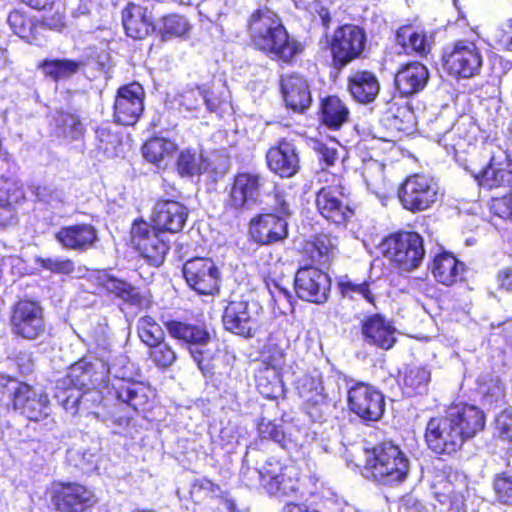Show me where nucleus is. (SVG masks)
I'll use <instances>...</instances> for the list:
<instances>
[{
    "mask_svg": "<svg viewBox=\"0 0 512 512\" xmlns=\"http://www.w3.org/2000/svg\"><path fill=\"white\" fill-rule=\"evenodd\" d=\"M190 29V24L186 18L180 15H169L163 18L161 32L165 39L172 37H182Z\"/></svg>",
    "mask_w": 512,
    "mask_h": 512,
    "instance_id": "6e6d98bb",
    "label": "nucleus"
},
{
    "mask_svg": "<svg viewBox=\"0 0 512 512\" xmlns=\"http://www.w3.org/2000/svg\"><path fill=\"white\" fill-rule=\"evenodd\" d=\"M281 90L286 106L295 112H303L312 101L307 81L298 74L281 78Z\"/></svg>",
    "mask_w": 512,
    "mask_h": 512,
    "instance_id": "c756f323",
    "label": "nucleus"
},
{
    "mask_svg": "<svg viewBox=\"0 0 512 512\" xmlns=\"http://www.w3.org/2000/svg\"><path fill=\"white\" fill-rule=\"evenodd\" d=\"M264 489L270 495L296 496L300 492V471L294 465L270 457L262 465Z\"/></svg>",
    "mask_w": 512,
    "mask_h": 512,
    "instance_id": "0eeeda50",
    "label": "nucleus"
},
{
    "mask_svg": "<svg viewBox=\"0 0 512 512\" xmlns=\"http://www.w3.org/2000/svg\"><path fill=\"white\" fill-rule=\"evenodd\" d=\"M490 210L499 218L512 220V192L500 198H493Z\"/></svg>",
    "mask_w": 512,
    "mask_h": 512,
    "instance_id": "69168bd1",
    "label": "nucleus"
},
{
    "mask_svg": "<svg viewBox=\"0 0 512 512\" xmlns=\"http://www.w3.org/2000/svg\"><path fill=\"white\" fill-rule=\"evenodd\" d=\"M482 66L483 54L475 42L458 40L443 53V68L454 78H472L480 74Z\"/></svg>",
    "mask_w": 512,
    "mask_h": 512,
    "instance_id": "423d86ee",
    "label": "nucleus"
},
{
    "mask_svg": "<svg viewBox=\"0 0 512 512\" xmlns=\"http://www.w3.org/2000/svg\"><path fill=\"white\" fill-rule=\"evenodd\" d=\"M99 285L107 292L114 294L132 306L142 308L149 303L147 297L141 295L131 284L115 278L106 272H100L97 277Z\"/></svg>",
    "mask_w": 512,
    "mask_h": 512,
    "instance_id": "72a5a7b5",
    "label": "nucleus"
},
{
    "mask_svg": "<svg viewBox=\"0 0 512 512\" xmlns=\"http://www.w3.org/2000/svg\"><path fill=\"white\" fill-rule=\"evenodd\" d=\"M495 435L503 441H512V410L505 409L495 419Z\"/></svg>",
    "mask_w": 512,
    "mask_h": 512,
    "instance_id": "680f3d73",
    "label": "nucleus"
},
{
    "mask_svg": "<svg viewBox=\"0 0 512 512\" xmlns=\"http://www.w3.org/2000/svg\"><path fill=\"white\" fill-rule=\"evenodd\" d=\"M299 396L306 404L309 417L315 422H323L331 414L333 404L325 392L322 376L315 371L298 380Z\"/></svg>",
    "mask_w": 512,
    "mask_h": 512,
    "instance_id": "9d476101",
    "label": "nucleus"
},
{
    "mask_svg": "<svg viewBox=\"0 0 512 512\" xmlns=\"http://www.w3.org/2000/svg\"><path fill=\"white\" fill-rule=\"evenodd\" d=\"M137 333L140 340L148 347L165 338L164 330L151 316H143L138 319Z\"/></svg>",
    "mask_w": 512,
    "mask_h": 512,
    "instance_id": "de8ad7c7",
    "label": "nucleus"
},
{
    "mask_svg": "<svg viewBox=\"0 0 512 512\" xmlns=\"http://www.w3.org/2000/svg\"><path fill=\"white\" fill-rule=\"evenodd\" d=\"M396 40L406 52L426 55L431 49V42L426 33L422 30H416L411 26L401 27L397 31Z\"/></svg>",
    "mask_w": 512,
    "mask_h": 512,
    "instance_id": "ea45409f",
    "label": "nucleus"
},
{
    "mask_svg": "<svg viewBox=\"0 0 512 512\" xmlns=\"http://www.w3.org/2000/svg\"><path fill=\"white\" fill-rule=\"evenodd\" d=\"M175 102L187 111L198 110L203 104L209 111H214L218 102L211 98L208 90L203 86H187L175 97Z\"/></svg>",
    "mask_w": 512,
    "mask_h": 512,
    "instance_id": "4c0bfd02",
    "label": "nucleus"
},
{
    "mask_svg": "<svg viewBox=\"0 0 512 512\" xmlns=\"http://www.w3.org/2000/svg\"><path fill=\"white\" fill-rule=\"evenodd\" d=\"M131 242L151 264L163 263L169 250L168 244L161 238L155 227L145 221H135L131 229Z\"/></svg>",
    "mask_w": 512,
    "mask_h": 512,
    "instance_id": "f3484780",
    "label": "nucleus"
},
{
    "mask_svg": "<svg viewBox=\"0 0 512 512\" xmlns=\"http://www.w3.org/2000/svg\"><path fill=\"white\" fill-rule=\"evenodd\" d=\"M219 492L220 487L207 478L197 479L190 489L191 497L197 501L206 497H213Z\"/></svg>",
    "mask_w": 512,
    "mask_h": 512,
    "instance_id": "052dcab7",
    "label": "nucleus"
},
{
    "mask_svg": "<svg viewBox=\"0 0 512 512\" xmlns=\"http://www.w3.org/2000/svg\"><path fill=\"white\" fill-rule=\"evenodd\" d=\"M283 512H357L334 491L323 488L309 503H287Z\"/></svg>",
    "mask_w": 512,
    "mask_h": 512,
    "instance_id": "bb28decb",
    "label": "nucleus"
},
{
    "mask_svg": "<svg viewBox=\"0 0 512 512\" xmlns=\"http://www.w3.org/2000/svg\"><path fill=\"white\" fill-rule=\"evenodd\" d=\"M56 239L67 249L85 250L97 239V233L89 224H78L61 228Z\"/></svg>",
    "mask_w": 512,
    "mask_h": 512,
    "instance_id": "f704fd0d",
    "label": "nucleus"
},
{
    "mask_svg": "<svg viewBox=\"0 0 512 512\" xmlns=\"http://www.w3.org/2000/svg\"><path fill=\"white\" fill-rule=\"evenodd\" d=\"M7 21L12 31L20 38L29 43L38 40L37 32L41 26L36 24L24 12L19 10L10 12Z\"/></svg>",
    "mask_w": 512,
    "mask_h": 512,
    "instance_id": "49530a36",
    "label": "nucleus"
},
{
    "mask_svg": "<svg viewBox=\"0 0 512 512\" xmlns=\"http://www.w3.org/2000/svg\"><path fill=\"white\" fill-rule=\"evenodd\" d=\"M249 233L255 243L271 245L288 237V223L282 216L261 214L250 221Z\"/></svg>",
    "mask_w": 512,
    "mask_h": 512,
    "instance_id": "4be33fe9",
    "label": "nucleus"
},
{
    "mask_svg": "<svg viewBox=\"0 0 512 512\" xmlns=\"http://www.w3.org/2000/svg\"><path fill=\"white\" fill-rule=\"evenodd\" d=\"M496 500L501 504L512 505V474L501 472L494 476L492 482Z\"/></svg>",
    "mask_w": 512,
    "mask_h": 512,
    "instance_id": "864d4df0",
    "label": "nucleus"
},
{
    "mask_svg": "<svg viewBox=\"0 0 512 512\" xmlns=\"http://www.w3.org/2000/svg\"><path fill=\"white\" fill-rule=\"evenodd\" d=\"M312 148L318 154L319 160L323 162L326 167L334 165L338 159L336 148L330 147L321 141L314 140L312 142Z\"/></svg>",
    "mask_w": 512,
    "mask_h": 512,
    "instance_id": "338daca9",
    "label": "nucleus"
},
{
    "mask_svg": "<svg viewBox=\"0 0 512 512\" xmlns=\"http://www.w3.org/2000/svg\"><path fill=\"white\" fill-rule=\"evenodd\" d=\"M295 291L299 298L323 303L328 298L331 287L329 276L316 267H304L295 276Z\"/></svg>",
    "mask_w": 512,
    "mask_h": 512,
    "instance_id": "6ab92c4d",
    "label": "nucleus"
},
{
    "mask_svg": "<svg viewBox=\"0 0 512 512\" xmlns=\"http://www.w3.org/2000/svg\"><path fill=\"white\" fill-rule=\"evenodd\" d=\"M316 206L326 220L337 225L346 223L353 215V211L345 202L343 192L336 186L322 188L316 195Z\"/></svg>",
    "mask_w": 512,
    "mask_h": 512,
    "instance_id": "393cba45",
    "label": "nucleus"
},
{
    "mask_svg": "<svg viewBox=\"0 0 512 512\" xmlns=\"http://www.w3.org/2000/svg\"><path fill=\"white\" fill-rule=\"evenodd\" d=\"M166 329L171 337L189 346L191 356L199 369L204 372L208 368V361L211 358L209 351L204 349L210 340L209 332L201 326L180 321L168 322Z\"/></svg>",
    "mask_w": 512,
    "mask_h": 512,
    "instance_id": "f8f14e48",
    "label": "nucleus"
},
{
    "mask_svg": "<svg viewBox=\"0 0 512 512\" xmlns=\"http://www.w3.org/2000/svg\"><path fill=\"white\" fill-rule=\"evenodd\" d=\"M348 90L359 103H372L380 91V83L374 73L358 70L348 77Z\"/></svg>",
    "mask_w": 512,
    "mask_h": 512,
    "instance_id": "473e14b6",
    "label": "nucleus"
},
{
    "mask_svg": "<svg viewBox=\"0 0 512 512\" xmlns=\"http://www.w3.org/2000/svg\"><path fill=\"white\" fill-rule=\"evenodd\" d=\"M183 276L190 288L201 295H213L219 290L220 272L210 258L196 257L185 262Z\"/></svg>",
    "mask_w": 512,
    "mask_h": 512,
    "instance_id": "4468645a",
    "label": "nucleus"
},
{
    "mask_svg": "<svg viewBox=\"0 0 512 512\" xmlns=\"http://www.w3.org/2000/svg\"><path fill=\"white\" fill-rule=\"evenodd\" d=\"M312 250L311 255L312 258L318 262H322L323 258L329 256V254L334 249V240L325 234L318 235L311 242Z\"/></svg>",
    "mask_w": 512,
    "mask_h": 512,
    "instance_id": "bf43d9fd",
    "label": "nucleus"
},
{
    "mask_svg": "<svg viewBox=\"0 0 512 512\" xmlns=\"http://www.w3.org/2000/svg\"><path fill=\"white\" fill-rule=\"evenodd\" d=\"M262 357L263 362L270 366L269 369H275L278 371V369L284 364L285 348L271 340L265 346Z\"/></svg>",
    "mask_w": 512,
    "mask_h": 512,
    "instance_id": "13d9d810",
    "label": "nucleus"
},
{
    "mask_svg": "<svg viewBox=\"0 0 512 512\" xmlns=\"http://www.w3.org/2000/svg\"><path fill=\"white\" fill-rule=\"evenodd\" d=\"M11 326L12 331L22 338H39L45 331L41 306L34 301L20 300L13 308Z\"/></svg>",
    "mask_w": 512,
    "mask_h": 512,
    "instance_id": "2eb2a0df",
    "label": "nucleus"
},
{
    "mask_svg": "<svg viewBox=\"0 0 512 512\" xmlns=\"http://www.w3.org/2000/svg\"><path fill=\"white\" fill-rule=\"evenodd\" d=\"M37 263L44 269L59 274H71L74 271V264L69 259L63 258H46L37 259Z\"/></svg>",
    "mask_w": 512,
    "mask_h": 512,
    "instance_id": "0e129e2a",
    "label": "nucleus"
},
{
    "mask_svg": "<svg viewBox=\"0 0 512 512\" xmlns=\"http://www.w3.org/2000/svg\"><path fill=\"white\" fill-rule=\"evenodd\" d=\"M253 44L273 58L291 62L304 50V45L289 36L279 16L268 8L254 11L248 22Z\"/></svg>",
    "mask_w": 512,
    "mask_h": 512,
    "instance_id": "f03ea898",
    "label": "nucleus"
},
{
    "mask_svg": "<svg viewBox=\"0 0 512 512\" xmlns=\"http://www.w3.org/2000/svg\"><path fill=\"white\" fill-rule=\"evenodd\" d=\"M26 4L38 10H51L55 9V17L53 19H46L45 23L50 28L60 30L64 26V16L60 10L62 4L61 0H23Z\"/></svg>",
    "mask_w": 512,
    "mask_h": 512,
    "instance_id": "5fc2aeb1",
    "label": "nucleus"
},
{
    "mask_svg": "<svg viewBox=\"0 0 512 512\" xmlns=\"http://www.w3.org/2000/svg\"><path fill=\"white\" fill-rule=\"evenodd\" d=\"M24 198L18 184L11 179L0 178V226L11 225L15 219V205Z\"/></svg>",
    "mask_w": 512,
    "mask_h": 512,
    "instance_id": "c9c22d12",
    "label": "nucleus"
},
{
    "mask_svg": "<svg viewBox=\"0 0 512 512\" xmlns=\"http://www.w3.org/2000/svg\"><path fill=\"white\" fill-rule=\"evenodd\" d=\"M380 248L403 271L418 268L425 256L422 237L415 232H400L385 238Z\"/></svg>",
    "mask_w": 512,
    "mask_h": 512,
    "instance_id": "39448f33",
    "label": "nucleus"
},
{
    "mask_svg": "<svg viewBox=\"0 0 512 512\" xmlns=\"http://www.w3.org/2000/svg\"><path fill=\"white\" fill-rule=\"evenodd\" d=\"M176 149L177 146L173 141L156 137L144 144L142 152L147 161L161 166L167 159L171 158Z\"/></svg>",
    "mask_w": 512,
    "mask_h": 512,
    "instance_id": "37998d69",
    "label": "nucleus"
},
{
    "mask_svg": "<svg viewBox=\"0 0 512 512\" xmlns=\"http://www.w3.org/2000/svg\"><path fill=\"white\" fill-rule=\"evenodd\" d=\"M267 290L276 304L291 303L292 295L289 289L281 281L266 279Z\"/></svg>",
    "mask_w": 512,
    "mask_h": 512,
    "instance_id": "e2e57ef3",
    "label": "nucleus"
},
{
    "mask_svg": "<svg viewBox=\"0 0 512 512\" xmlns=\"http://www.w3.org/2000/svg\"><path fill=\"white\" fill-rule=\"evenodd\" d=\"M348 407L366 421L379 420L385 410L383 394L374 386L359 382L348 390Z\"/></svg>",
    "mask_w": 512,
    "mask_h": 512,
    "instance_id": "ddd939ff",
    "label": "nucleus"
},
{
    "mask_svg": "<svg viewBox=\"0 0 512 512\" xmlns=\"http://www.w3.org/2000/svg\"><path fill=\"white\" fill-rule=\"evenodd\" d=\"M339 287L344 297L354 300L363 299L370 304H374L375 297L368 281L356 282L346 279L339 283Z\"/></svg>",
    "mask_w": 512,
    "mask_h": 512,
    "instance_id": "09e8293b",
    "label": "nucleus"
},
{
    "mask_svg": "<svg viewBox=\"0 0 512 512\" xmlns=\"http://www.w3.org/2000/svg\"><path fill=\"white\" fill-rule=\"evenodd\" d=\"M366 45L365 31L352 24L337 28L332 36L330 50L334 66L343 68L354 59L360 57Z\"/></svg>",
    "mask_w": 512,
    "mask_h": 512,
    "instance_id": "1a4fd4ad",
    "label": "nucleus"
},
{
    "mask_svg": "<svg viewBox=\"0 0 512 512\" xmlns=\"http://www.w3.org/2000/svg\"><path fill=\"white\" fill-rule=\"evenodd\" d=\"M91 371L84 362L71 365L62 378L56 381L54 398L71 415L81 409L89 410V402H100V392L94 387L90 389Z\"/></svg>",
    "mask_w": 512,
    "mask_h": 512,
    "instance_id": "7ed1b4c3",
    "label": "nucleus"
},
{
    "mask_svg": "<svg viewBox=\"0 0 512 512\" xmlns=\"http://www.w3.org/2000/svg\"><path fill=\"white\" fill-rule=\"evenodd\" d=\"M13 408L27 419L39 421L49 414L47 395L25 383H16L12 391Z\"/></svg>",
    "mask_w": 512,
    "mask_h": 512,
    "instance_id": "aec40b11",
    "label": "nucleus"
},
{
    "mask_svg": "<svg viewBox=\"0 0 512 512\" xmlns=\"http://www.w3.org/2000/svg\"><path fill=\"white\" fill-rule=\"evenodd\" d=\"M222 321L227 331L251 338L258 328L256 305L246 300H232L225 307Z\"/></svg>",
    "mask_w": 512,
    "mask_h": 512,
    "instance_id": "a211bd4d",
    "label": "nucleus"
},
{
    "mask_svg": "<svg viewBox=\"0 0 512 512\" xmlns=\"http://www.w3.org/2000/svg\"><path fill=\"white\" fill-rule=\"evenodd\" d=\"M465 169L470 172L480 186L488 189L507 186L512 182L509 157L504 152L494 154L485 168L470 169L466 167Z\"/></svg>",
    "mask_w": 512,
    "mask_h": 512,
    "instance_id": "a878e982",
    "label": "nucleus"
},
{
    "mask_svg": "<svg viewBox=\"0 0 512 512\" xmlns=\"http://www.w3.org/2000/svg\"><path fill=\"white\" fill-rule=\"evenodd\" d=\"M149 348L150 359L159 368H168L177 359L175 350L165 341V338L157 344L150 345Z\"/></svg>",
    "mask_w": 512,
    "mask_h": 512,
    "instance_id": "3c124183",
    "label": "nucleus"
},
{
    "mask_svg": "<svg viewBox=\"0 0 512 512\" xmlns=\"http://www.w3.org/2000/svg\"><path fill=\"white\" fill-rule=\"evenodd\" d=\"M426 66L412 62L401 67L395 75V85L401 95L410 96L423 90L428 82Z\"/></svg>",
    "mask_w": 512,
    "mask_h": 512,
    "instance_id": "2f4dec72",
    "label": "nucleus"
},
{
    "mask_svg": "<svg viewBox=\"0 0 512 512\" xmlns=\"http://www.w3.org/2000/svg\"><path fill=\"white\" fill-rule=\"evenodd\" d=\"M436 181L423 174L409 176L398 191V198L406 210L420 212L430 208L438 198Z\"/></svg>",
    "mask_w": 512,
    "mask_h": 512,
    "instance_id": "6e6552de",
    "label": "nucleus"
},
{
    "mask_svg": "<svg viewBox=\"0 0 512 512\" xmlns=\"http://www.w3.org/2000/svg\"><path fill=\"white\" fill-rule=\"evenodd\" d=\"M82 62L70 59H51L44 60L39 64V68L44 75L58 81L67 79L76 74Z\"/></svg>",
    "mask_w": 512,
    "mask_h": 512,
    "instance_id": "a18cd8bd",
    "label": "nucleus"
},
{
    "mask_svg": "<svg viewBox=\"0 0 512 512\" xmlns=\"http://www.w3.org/2000/svg\"><path fill=\"white\" fill-rule=\"evenodd\" d=\"M259 434L264 439H271L284 449H291L296 445L297 439H291L283 428L271 421L263 420L258 427Z\"/></svg>",
    "mask_w": 512,
    "mask_h": 512,
    "instance_id": "8fccbe9b",
    "label": "nucleus"
},
{
    "mask_svg": "<svg viewBox=\"0 0 512 512\" xmlns=\"http://www.w3.org/2000/svg\"><path fill=\"white\" fill-rule=\"evenodd\" d=\"M396 329L385 317L375 314L367 317L362 323L364 340L381 349H390L395 341Z\"/></svg>",
    "mask_w": 512,
    "mask_h": 512,
    "instance_id": "cd10ccee",
    "label": "nucleus"
},
{
    "mask_svg": "<svg viewBox=\"0 0 512 512\" xmlns=\"http://www.w3.org/2000/svg\"><path fill=\"white\" fill-rule=\"evenodd\" d=\"M188 217V209L181 203L173 200L157 202L154 209V223L158 229L171 233L183 229Z\"/></svg>",
    "mask_w": 512,
    "mask_h": 512,
    "instance_id": "c85d7f7f",
    "label": "nucleus"
},
{
    "mask_svg": "<svg viewBox=\"0 0 512 512\" xmlns=\"http://www.w3.org/2000/svg\"><path fill=\"white\" fill-rule=\"evenodd\" d=\"M122 22L126 34L133 39H143L155 29L151 12L133 3L122 11Z\"/></svg>",
    "mask_w": 512,
    "mask_h": 512,
    "instance_id": "7c9ffc66",
    "label": "nucleus"
},
{
    "mask_svg": "<svg viewBox=\"0 0 512 512\" xmlns=\"http://www.w3.org/2000/svg\"><path fill=\"white\" fill-rule=\"evenodd\" d=\"M484 412L474 405L458 403L444 415L432 417L425 430L428 448L437 455L451 456L485 427Z\"/></svg>",
    "mask_w": 512,
    "mask_h": 512,
    "instance_id": "f257e3e1",
    "label": "nucleus"
},
{
    "mask_svg": "<svg viewBox=\"0 0 512 512\" xmlns=\"http://www.w3.org/2000/svg\"><path fill=\"white\" fill-rule=\"evenodd\" d=\"M365 470L376 481L395 485L404 482L410 471V460L399 446L383 442L367 457Z\"/></svg>",
    "mask_w": 512,
    "mask_h": 512,
    "instance_id": "20e7f679",
    "label": "nucleus"
},
{
    "mask_svg": "<svg viewBox=\"0 0 512 512\" xmlns=\"http://www.w3.org/2000/svg\"><path fill=\"white\" fill-rule=\"evenodd\" d=\"M267 166L281 178H290L300 169V158L295 144L281 139L266 152Z\"/></svg>",
    "mask_w": 512,
    "mask_h": 512,
    "instance_id": "5701e85b",
    "label": "nucleus"
},
{
    "mask_svg": "<svg viewBox=\"0 0 512 512\" xmlns=\"http://www.w3.org/2000/svg\"><path fill=\"white\" fill-rule=\"evenodd\" d=\"M240 478L242 483L249 487L254 488L261 484L264 487V474L261 469L242 467Z\"/></svg>",
    "mask_w": 512,
    "mask_h": 512,
    "instance_id": "774afa93",
    "label": "nucleus"
},
{
    "mask_svg": "<svg viewBox=\"0 0 512 512\" xmlns=\"http://www.w3.org/2000/svg\"><path fill=\"white\" fill-rule=\"evenodd\" d=\"M177 171L181 176H195L207 171L209 162L201 150L187 148L181 150L176 160Z\"/></svg>",
    "mask_w": 512,
    "mask_h": 512,
    "instance_id": "58836bf2",
    "label": "nucleus"
},
{
    "mask_svg": "<svg viewBox=\"0 0 512 512\" xmlns=\"http://www.w3.org/2000/svg\"><path fill=\"white\" fill-rule=\"evenodd\" d=\"M430 380L431 373L426 367L407 366L403 376V392L409 397L423 394L427 391Z\"/></svg>",
    "mask_w": 512,
    "mask_h": 512,
    "instance_id": "79ce46f5",
    "label": "nucleus"
},
{
    "mask_svg": "<svg viewBox=\"0 0 512 512\" xmlns=\"http://www.w3.org/2000/svg\"><path fill=\"white\" fill-rule=\"evenodd\" d=\"M50 498L59 512H83L95 503L92 491L77 483H54Z\"/></svg>",
    "mask_w": 512,
    "mask_h": 512,
    "instance_id": "dca6fc26",
    "label": "nucleus"
},
{
    "mask_svg": "<svg viewBox=\"0 0 512 512\" xmlns=\"http://www.w3.org/2000/svg\"><path fill=\"white\" fill-rule=\"evenodd\" d=\"M463 270L464 264L449 253L439 254L434 258L432 273L439 283L446 286L454 284Z\"/></svg>",
    "mask_w": 512,
    "mask_h": 512,
    "instance_id": "e433bc0d",
    "label": "nucleus"
},
{
    "mask_svg": "<svg viewBox=\"0 0 512 512\" xmlns=\"http://www.w3.org/2000/svg\"><path fill=\"white\" fill-rule=\"evenodd\" d=\"M108 373L115 378L112 383L115 397L135 411L143 410L149 400V387L142 382L128 379L125 372L115 371L114 365L108 368Z\"/></svg>",
    "mask_w": 512,
    "mask_h": 512,
    "instance_id": "b1692460",
    "label": "nucleus"
},
{
    "mask_svg": "<svg viewBox=\"0 0 512 512\" xmlns=\"http://www.w3.org/2000/svg\"><path fill=\"white\" fill-rule=\"evenodd\" d=\"M492 41L497 49L512 52V18L494 30Z\"/></svg>",
    "mask_w": 512,
    "mask_h": 512,
    "instance_id": "4d7b16f0",
    "label": "nucleus"
},
{
    "mask_svg": "<svg viewBox=\"0 0 512 512\" xmlns=\"http://www.w3.org/2000/svg\"><path fill=\"white\" fill-rule=\"evenodd\" d=\"M321 111L323 123L331 129H339L349 120L350 111L347 105L336 96L323 100Z\"/></svg>",
    "mask_w": 512,
    "mask_h": 512,
    "instance_id": "a19ab883",
    "label": "nucleus"
},
{
    "mask_svg": "<svg viewBox=\"0 0 512 512\" xmlns=\"http://www.w3.org/2000/svg\"><path fill=\"white\" fill-rule=\"evenodd\" d=\"M257 388L265 398H275L282 392V386L275 369H266L257 376Z\"/></svg>",
    "mask_w": 512,
    "mask_h": 512,
    "instance_id": "603ef678",
    "label": "nucleus"
},
{
    "mask_svg": "<svg viewBox=\"0 0 512 512\" xmlns=\"http://www.w3.org/2000/svg\"><path fill=\"white\" fill-rule=\"evenodd\" d=\"M264 185L265 179L259 173H237L225 203L226 208L234 211L252 209L260 201Z\"/></svg>",
    "mask_w": 512,
    "mask_h": 512,
    "instance_id": "9b49d317",
    "label": "nucleus"
},
{
    "mask_svg": "<svg viewBox=\"0 0 512 512\" xmlns=\"http://www.w3.org/2000/svg\"><path fill=\"white\" fill-rule=\"evenodd\" d=\"M144 90L138 83H131L118 90L114 104V117L122 125H133L143 112Z\"/></svg>",
    "mask_w": 512,
    "mask_h": 512,
    "instance_id": "412c9836",
    "label": "nucleus"
},
{
    "mask_svg": "<svg viewBox=\"0 0 512 512\" xmlns=\"http://www.w3.org/2000/svg\"><path fill=\"white\" fill-rule=\"evenodd\" d=\"M54 132L58 137L76 140L82 136L84 126L76 114L58 111L54 116Z\"/></svg>",
    "mask_w": 512,
    "mask_h": 512,
    "instance_id": "c03bdc74",
    "label": "nucleus"
}]
</instances>
